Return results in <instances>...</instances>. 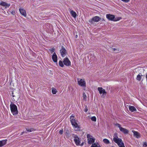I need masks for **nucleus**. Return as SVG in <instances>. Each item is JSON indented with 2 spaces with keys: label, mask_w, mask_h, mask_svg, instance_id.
Listing matches in <instances>:
<instances>
[{
  "label": "nucleus",
  "mask_w": 147,
  "mask_h": 147,
  "mask_svg": "<svg viewBox=\"0 0 147 147\" xmlns=\"http://www.w3.org/2000/svg\"><path fill=\"white\" fill-rule=\"evenodd\" d=\"M26 130H27V131L28 132H31L32 131H33V129H27Z\"/></svg>",
  "instance_id": "obj_29"
},
{
  "label": "nucleus",
  "mask_w": 147,
  "mask_h": 147,
  "mask_svg": "<svg viewBox=\"0 0 147 147\" xmlns=\"http://www.w3.org/2000/svg\"><path fill=\"white\" fill-rule=\"evenodd\" d=\"M146 81L147 82V73L146 74Z\"/></svg>",
  "instance_id": "obj_36"
},
{
  "label": "nucleus",
  "mask_w": 147,
  "mask_h": 147,
  "mask_svg": "<svg viewBox=\"0 0 147 147\" xmlns=\"http://www.w3.org/2000/svg\"><path fill=\"white\" fill-rule=\"evenodd\" d=\"M83 145V143H82L81 144H80V145H81V146H82Z\"/></svg>",
  "instance_id": "obj_37"
},
{
  "label": "nucleus",
  "mask_w": 147,
  "mask_h": 147,
  "mask_svg": "<svg viewBox=\"0 0 147 147\" xmlns=\"http://www.w3.org/2000/svg\"><path fill=\"white\" fill-rule=\"evenodd\" d=\"M142 76V75H140V74H138L137 76V78H136V80L138 81H140L141 80Z\"/></svg>",
  "instance_id": "obj_22"
},
{
  "label": "nucleus",
  "mask_w": 147,
  "mask_h": 147,
  "mask_svg": "<svg viewBox=\"0 0 147 147\" xmlns=\"http://www.w3.org/2000/svg\"><path fill=\"white\" fill-rule=\"evenodd\" d=\"M86 97H87V96H86V94L84 92L83 93V98L84 100L85 101H86V99H87Z\"/></svg>",
  "instance_id": "obj_24"
},
{
  "label": "nucleus",
  "mask_w": 147,
  "mask_h": 147,
  "mask_svg": "<svg viewBox=\"0 0 147 147\" xmlns=\"http://www.w3.org/2000/svg\"><path fill=\"white\" fill-rule=\"evenodd\" d=\"M120 131L124 133L125 134H128V133L129 131L127 129L121 127L119 129Z\"/></svg>",
  "instance_id": "obj_15"
},
{
  "label": "nucleus",
  "mask_w": 147,
  "mask_h": 147,
  "mask_svg": "<svg viewBox=\"0 0 147 147\" xmlns=\"http://www.w3.org/2000/svg\"><path fill=\"white\" fill-rule=\"evenodd\" d=\"M110 48L111 49L112 51H119L118 49H116V48H113L111 47H110Z\"/></svg>",
  "instance_id": "obj_27"
},
{
  "label": "nucleus",
  "mask_w": 147,
  "mask_h": 147,
  "mask_svg": "<svg viewBox=\"0 0 147 147\" xmlns=\"http://www.w3.org/2000/svg\"><path fill=\"white\" fill-rule=\"evenodd\" d=\"M116 125H117V126L119 128V129H120V128H121V125H120L119 124V123H117V124H116Z\"/></svg>",
  "instance_id": "obj_32"
},
{
  "label": "nucleus",
  "mask_w": 147,
  "mask_h": 147,
  "mask_svg": "<svg viewBox=\"0 0 147 147\" xmlns=\"http://www.w3.org/2000/svg\"><path fill=\"white\" fill-rule=\"evenodd\" d=\"M102 97L104 98L106 97L107 92L105 89H103L102 88Z\"/></svg>",
  "instance_id": "obj_17"
},
{
  "label": "nucleus",
  "mask_w": 147,
  "mask_h": 147,
  "mask_svg": "<svg viewBox=\"0 0 147 147\" xmlns=\"http://www.w3.org/2000/svg\"><path fill=\"white\" fill-rule=\"evenodd\" d=\"M0 5L2 6L5 7L6 8L8 7L10 5V4L7 3L3 1H2L0 3Z\"/></svg>",
  "instance_id": "obj_10"
},
{
  "label": "nucleus",
  "mask_w": 147,
  "mask_h": 147,
  "mask_svg": "<svg viewBox=\"0 0 147 147\" xmlns=\"http://www.w3.org/2000/svg\"><path fill=\"white\" fill-rule=\"evenodd\" d=\"M144 147H147V143L146 142L144 143L143 144Z\"/></svg>",
  "instance_id": "obj_33"
},
{
  "label": "nucleus",
  "mask_w": 147,
  "mask_h": 147,
  "mask_svg": "<svg viewBox=\"0 0 147 147\" xmlns=\"http://www.w3.org/2000/svg\"><path fill=\"white\" fill-rule=\"evenodd\" d=\"M133 132L134 133V135L136 136V137L138 138L140 137L139 134L138 132L134 131H133Z\"/></svg>",
  "instance_id": "obj_20"
},
{
  "label": "nucleus",
  "mask_w": 147,
  "mask_h": 147,
  "mask_svg": "<svg viewBox=\"0 0 147 147\" xmlns=\"http://www.w3.org/2000/svg\"><path fill=\"white\" fill-rule=\"evenodd\" d=\"M113 141L117 143L120 147H125L122 140L119 138L117 136V134L115 133L113 136Z\"/></svg>",
  "instance_id": "obj_1"
},
{
  "label": "nucleus",
  "mask_w": 147,
  "mask_h": 147,
  "mask_svg": "<svg viewBox=\"0 0 147 147\" xmlns=\"http://www.w3.org/2000/svg\"><path fill=\"white\" fill-rule=\"evenodd\" d=\"M91 120L94 121H96V118L95 117L93 116L91 118Z\"/></svg>",
  "instance_id": "obj_25"
},
{
  "label": "nucleus",
  "mask_w": 147,
  "mask_h": 147,
  "mask_svg": "<svg viewBox=\"0 0 147 147\" xmlns=\"http://www.w3.org/2000/svg\"><path fill=\"white\" fill-rule=\"evenodd\" d=\"M70 12L71 14V16L73 18H76L77 16V14L73 10L70 9Z\"/></svg>",
  "instance_id": "obj_13"
},
{
  "label": "nucleus",
  "mask_w": 147,
  "mask_h": 147,
  "mask_svg": "<svg viewBox=\"0 0 147 147\" xmlns=\"http://www.w3.org/2000/svg\"><path fill=\"white\" fill-rule=\"evenodd\" d=\"M103 142L104 143L106 144H108L110 143L108 139H103Z\"/></svg>",
  "instance_id": "obj_23"
},
{
  "label": "nucleus",
  "mask_w": 147,
  "mask_h": 147,
  "mask_svg": "<svg viewBox=\"0 0 147 147\" xmlns=\"http://www.w3.org/2000/svg\"><path fill=\"white\" fill-rule=\"evenodd\" d=\"M129 110L131 112H134L136 111V109L134 106H129Z\"/></svg>",
  "instance_id": "obj_18"
},
{
  "label": "nucleus",
  "mask_w": 147,
  "mask_h": 147,
  "mask_svg": "<svg viewBox=\"0 0 147 147\" xmlns=\"http://www.w3.org/2000/svg\"><path fill=\"white\" fill-rule=\"evenodd\" d=\"M19 11L21 14L25 17L26 16V11L25 10L22 8H20Z\"/></svg>",
  "instance_id": "obj_11"
},
{
  "label": "nucleus",
  "mask_w": 147,
  "mask_h": 147,
  "mask_svg": "<svg viewBox=\"0 0 147 147\" xmlns=\"http://www.w3.org/2000/svg\"><path fill=\"white\" fill-rule=\"evenodd\" d=\"M90 147H100V146L99 143H95L93 144Z\"/></svg>",
  "instance_id": "obj_19"
},
{
  "label": "nucleus",
  "mask_w": 147,
  "mask_h": 147,
  "mask_svg": "<svg viewBox=\"0 0 147 147\" xmlns=\"http://www.w3.org/2000/svg\"><path fill=\"white\" fill-rule=\"evenodd\" d=\"M51 91L53 94H55L57 92L56 89L54 88H52Z\"/></svg>",
  "instance_id": "obj_21"
},
{
  "label": "nucleus",
  "mask_w": 147,
  "mask_h": 147,
  "mask_svg": "<svg viewBox=\"0 0 147 147\" xmlns=\"http://www.w3.org/2000/svg\"><path fill=\"white\" fill-rule=\"evenodd\" d=\"M100 18L98 16H95L89 20V22L91 24H93L94 22H97L100 20Z\"/></svg>",
  "instance_id": "obj_8"
},
{
  "label": "nucleus",
  "mask_w": 147,
  "mask_h": 147,
  "mask_svg": "<svg viewBox=\"0 0 147 147\" xmlns=\"http://www.w3.org/2000/svg\"><path fill=\"white\" fill-rule=\"evenodd\" d=\"M88 111V109L87 108H86H86L84 110V111L85 112H86Z\"/></svg>",
  "instance_id": "obj_35"
},
{
  "label": "nucleus",
  "mask_w": 147,
  "mask_h": 147,
  "mask_svg": "<svg viewBox=\"0 0 147 147\" xmlns=\"http://www.w3.org/2000/svg\"><path fill=\"white\" fill-rule=\"evenodd\" d=\"M10 107L11 112L13 115L18 114L17 108L16 105L12 103L10 105Z\"/></svg>",
  "instance_id": "obj_3"
},
{
  "label": "nucleus",
  "mask_w": 147,
  "mask_h": 147,
  "mask_svg": "<svg viewBox=\"0 0 147 147\" xmlns=\"http://www.w3.org/2000/svg\"><path fill=\"white\" fill-rule=\"evenodd\" d=\"M7 141L6 140L0 141V147H1L5 144L7 143Z\"/></svg>",
  "instance_id": "obj_16"
},
{
  "label": "nucleus",
  "mask_w": 147,
  "mask_h": 147,
  "mask_svg": "<svg viewBox=\"0 0 147 147\" xmlns=\"http://www.w3.org/2000/svg\"><path fill=\"white\" fill-rule=\"evenodd\" d=\"M59 65L61 67H63L64 66L63 62L61 61H59Z\"/></svg>",
  "instance_id": "obj_26"
},
{
  "label": "nucleus",
  "mask_w": 147,
  "mask_h": 147,
  "mask_svg": "<svg viewBox=\"0 0 147 147\" xmlns=\"http://www.w3.org/2000/svg\"><path fill=\"white\" fill-rule=\"evenodd\" d=\"M73 137L74 138V141L77 146H79L81 144V141L77 135L73 134Z\"/></svg>",
  "instance_id": "obj_7"
},
{
  "label": "nucleus",
  "mask_w": 147,
  "mask_h": 147,
  "mask_svg": "<svg viewBox=\"0 0 147 147\" xmlns=\"http://www.w3.org/2000/svg\"><path fill=\"white\" fill-rule=\"evenodd\" d=\"M121 0L124 2H126V3L128 2L129 1V0Z\"/></svg>",
  "instance_id": "obj_34"
},
{
  "label": "nucleus",
  "mask_w": 147,
  "mask_h": 147,
  "mask_svg": "<svg viewBox=\"0 0 147 147\" xmlns=\"http://www.w3.org/2000/svg\"><path fill=\"white\" fill-rule=\"evenodd\" d=\"M63 62L64 64L66 66H69L71 65V62L67 58L64 59Z\"/></svg>",
  "instance_id": "obj_9"
},
{
  "label": "nucleus",
  "mask_w": 147,
  "mask_h": 147,
  "mask_svg": "<svg viewBox=\"0 0 147 147\" xmlns=\"http://www.w3.org/2000/svg\"><path fill=\"white\" fill-rule=\"evenodd\" d=\"M66 51L63 48H62L60 50L61 55L63 57H64L65 55Z\"/></svg>",
  "instance_id": "obj_14"
},
{
  "label": "nucleus",
  "mask_w": 147,
  "mask_h": 147,
  "mask_svg": "<svg viewBox=\"0 0 147 147\" xmlns=\"http://www.w3.org/2000/svg\"><path fill=\"white\" fill-rule=\"evenodd\" d=\"M87 137L88 138V144H91L94 142L95 139L91 135L88 134Z\"/></svg>",
  "instance_id": "obj_5"
},
{
  "label": "nucleus",
  "mask_w": 147,
  "mask_h": 147,
  "mask_svg": "<svg viewBox=\"0 0 147 147\" xmlns=\"http://www.w3.org/2000/svg\"><path fill=\"white\" fill-rule=\"evenodd\" d=\"M78 83V85L81 86L83 87H85L86 86V83L84 79H80L78 78L77 79Z\"/></svg>",
  "instance_id": "obj_6"
},
{
  "label": "nucleus",
  "mask_w": 147,
  "mask_h": 147,
  "mask_svg": "<svg viewBox=\"0 0 147 147\" xmlns=\"http://www.w3.org/2000/svg\"><path fill=\"white\" fill-rule=\"evenodd\" d=\"M63 129H62V130H60L59 131V133L61 134H63Z\"/></svg>",
  "instance_id": "obj_31"
},
{
  "label": "nucleus",
  "mask_w": 147,
  "mask_h": 147,
  "mask_svg": "<svg viewBox=\"0 0 147 147\" xmlns=\"http://www.w3.org/2000/svg\"><path fill=\"white\" fill-rule=\"evenodd\" d=\"M13 92H12V93L11 94V95L13 96V97H14V95H13Z\"/></svg>",
  "instance_id": "obj_38"
},
{
  "label": "nucleus",
  "mask_w": 147,
  "mask_h": 147,
  "mask_svg": "<svg viewBox=\"0 0 147 147\" xmlns=\"http://www.w3.org/2000/svg\"><path fill=\"white\" fill-rule=\"evenodd\" d=\"M52 59L53 61L55 62H57V57L55 53H54L52 56Z\"/></svg>",
  "instance_id": "obj_12"
},
{
  "label": "nucleus",
  "mask_w": 147,
  "mask_h": 147,
  "mask_svg": "<svg viewBox=\"0 0 147 147\" xmlns=\"http://www.w3.org/2000/svg\"><path fill=\"white\" fill-rule=\"evenodd\" d=\"M98 90L100 94H101V87H98Z\"/></svg>",
  "instance_id": "obj_30"
},
{
  "label": "nucleus",
  "mask_w": 147,
  "mask_h": 147,
  "mask_svg": "<svg viewBox=\"0 0 147 147\" xmlns=\"http://www.w3.org/2000/svg\"><path fill=\"white\" fill-rule=\"evenodd\" d=\"M107 18L110 20L116 21L120 20L119 18H115V16L113 15L107 14L106 15Z\"/></svg>",
  "instance_id": "obj_4"
},
{
  "label": "nucleus",
  "mask_w": 147,
  "mask_h": 147,
  "mask_svg": "<svg viewBox=\"0 0 147 147\" xmlns=\"http://www.w3.org/2000/svg\"><path fill=\"white\" fill-rule=\"evenodd\" d=\"M70 120L71 124L74 128H77V129L78 130L80 127L76 122V121L74 119V116H71L70 117Z\"/></svg>",
  "instance_id": "obj_2"
},
{
  "label": "nucleus",
  "mask_w": 147,
  "mask_h": 147,
  "mask_svg": "<svg viewBox=\"0 0 147 147\" xmlns=\"http://www.w3.org/2000/svg\"><path fill=\"white\" fill-rule=\"evenodd\" d=\"M49 50L51 53H52L54 52L55 49L54 48H52L51 49H50Z\"/></svg>",
  "instance_id": "obj_28"
}]
</instances>
